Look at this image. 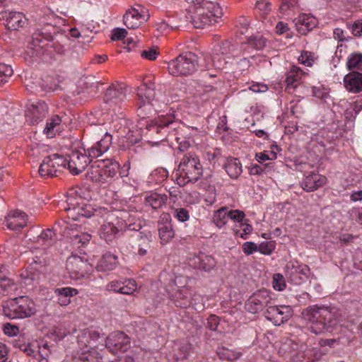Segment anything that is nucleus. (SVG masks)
Listing matches in <instances>:
<instances>
[{"label":"nucleus","instance_id":"obj_57","mask_svg":"<svg viewBox=\"0 0 362 362\" xmlns=\"http://www.w3.org/2000/svg\"><path fill=\"white\" fill-rule=\"evenodd\" d=\"M255 8L261 15H267L272 11V4L267 0H257Z\"/></svg>","mask_w":362,"mask_h":362},{"label":"nucleus","instance_id":"obj_48","mask_svg":"<svg viewBox=\"0 0 362 362\" xmlns=\"http://www.w3.org/2000/svg\"><path fill=\"white\" fill-rule=\"evenodd\" d=\"M59 86L58 82L52 76H47L42 79L40 83V87L36 89L37 93H48L57 89Z\"/></svg>","mask_w":362,"mask_h":362},{"label":"nucleus","instance_id":"obj_6","mask_svg":"<svg viewBox=\"0 0 362 362\" xmlns=\"http://www.w3.org/2000/svg\"><path fill=\"white\" fill-rule=\"evenodd\" d=\"M66 167V158L52 154L44 158L39 168V173L44 177H57Z\"/></svg>","mask_w":362,"mask_h":362},{"label":"nucleus","instance_id":"obj_47","mask_svg":"<svg viewBox=\"0 0 362 362\" xmlns=\"http://www.w3.org/2000/svg\"><path fill=\"white\" fill-rule=\"evenodd\" d=\"M228 221V207L223 206L215 211L213 215V222L219 228H221Z\"/></svg>","mask_w":362,"mask_h":362},{"label":"nucleus","instance_id":"obj_58","mask_svg":"<svg viewBox=\"0 0 362 362\" xmlns=\"http://www.w3.org/2000/svg\"><path fill=\"white\" fill-rule=\"evenodd\" d=\"M275 247L274 241L262 242L258 245V251L263 255H269L275 250Z\"/></svg>","mask_w":362,"mask_h":362},{"label":"nucleus","instance_id":"obj_35","mask_svg":"<svg viewBox=\"0 0 362 362\" xmlns=\"http://www.w3.org/2000/svg\"><path fill=\"white\" fill-rule=\"evenodd\" d=\"M326 182V178L318 174H312L304 178L301 183V187L307 192H313L322 187Z\"/></svg>","mask_w":362,"mask_h":362},{"label":"nucleus","instance_id":"obj_54","mask_svg":"<svg viewBox=\"0 0 362 362\" xmlns=\"http://www.w3.org/2000/svg\"><path fill=\"white\" fill-rule=\"evenodd\" d=\"M13 73V71L11 66L0 63V86L8 82Z\"/></svg>","mask_w":362,"mask_h":362},{"label":"nucleus","instance_id":"obj_23","mask_svg":"<svg viewBox=\"0 0 362 362\" xmlns=\"http://www.w3.org/2000/svg\"><path fill=\"white\" fill-rule=\"evenodd\" d=\"M192 295V293L189 288L183 287L170 293V298L176 307L187 308L192 305L193 298Z\"/></svg>","mask_w":362,"mask_h":362},{"label":"nucleus","instance_id":"obj_46","mask_svg":"<svg viewBox=\"0 0 362 362\" xmlns=\"http://www.w3.org/2000/svg\"><path fill=\"white\" fill-rule=\"evenodd\" d=\"M139 240L141 243L139 244L138 255L143 257L147 255L148 250L151 247L150 243L152 241L151 232H140Z\"/></svg>","mask_w":362,"mask_h":362},{"label":"nucleus","instance_id":"obj_52","mask_svg":"<svg viewBox=\"0 0 362 362\" xmlns=\"http://www.w3.org/2000/svg\"><path fill=\"white\" fill-rule=\"evenodd\" d=\"M91 238V235L88 233H80L73 235L71 237V243L74 246L80 248L81 246L88 243Z\"/></svg>","mask_w":362,"mask_h":362},{"label":"nucleus","instance_id":"obj_64","mask_svg":"<svg viewBox=\"0 0 362 362\" xmlns=\"http://www.w3.org/2000/svg\"><path fill=\"white\" fill-rule=\"evenodd\" d=\"M158 54L159 52L157 51L156 48L149 47L147 49H144L141 51V56L146 59L153 61L156 59Z\"/></svg>","mask_w":362,"mask_h":362},{"label":"nucleus","instance_id":"obj_45","mask_svg":"<svg viewBox=\"0 0 362 362\" xmlns=\"http://www.w3.org/2000/svg\"><path fill=\"white\" fill-rule=\"evenodd\" d=\"M100 337V332L94 329L84 330L78 337V343L82 347L90 346L91 341H96Z\"/></svg>","mask_w":362,"mask_h":362},{"label":"nucleus","instance_id":"obj_13","mask_svg":"<svg viewBox=\"0 0 362 362\" xmlns=\"http://www.w3.org/2000/svg\"><path fill=\"white\" fill-rule=\"evenodd\" d=\"M130 338L123 332L117 331L110 334L105 340V347L112 354L126 351L130 348Z\"/></svg>","mask_w":362,"mask_h":362},{"label":"nucleus","instance_id":"obj_28","mask_svg":"<svg viewBox=\"0 0 362 362\" xmlns=\"http://www.w3.org/2000/svg\"><path fill=\"white\" fill-rule=\"evenodd\" d=\"M1 15L3 19H6V26L9 30H16L23 27L27 21L24 14L21 12L10 11L1 13Z\"/></svg>","mask_w":362,"mask_h":362},{"label":"nucleus","instance_id":"obj_56","mask_svg":"<svg viewBox=\"0 0 362 362\" xmlns=\"http://www.w3.org/2000/svg\"><path fill=\"white\" fill-rule=\"evenodd\" d=\"M316 59L317 57L314 52L303 51L298 58V60L301 64L308 66H311Z\"/></svg>","mask_w":362,"mask_h":362},{"label":"nucleus","instance_id":"obj_59","mask_svg":"<svg viewBox=\"0 0 362 362\" xmlns=\"http://www.w3.org/2000/svg\"><path fill=\"white\" fill-rule=\"evenodd\" d=\"M228 220L230 219L233 221L234 222H238L243 224V221L245 220V214L243 211L240 210H233V209H228Z\"/></svg>","mask_w":362,"mask_h":362},{"label":"nucleus","instance_id":"obj_37","mask_svg":"<svg viewBox=\"0 0 362 362\" xmlns=\"http://www.w3.org/2000/svg\"><path fill=\"white\" fill-rule=\"evenodd\" d=\"M121 230L117 225L107 222L101 226L100 229V237L106 243H111L116 237V235Z\"/></svg>","mask_w":362,"mask_h":362},{"label":"nucleus","instance_id":"obj_36","mask_svg":"<svg viewBox=\"0 0 362 362\" xmlns=\"http://www.w3.org/2000/svg\"><path fill=\"white\" fill-rule=\"evenodd\" d=\"M267 40L262 35H252L246 38V41L242 43L244 53H249L250 49L255 50H262L266 46Z\"/></svg>","mask_w":362,"mask_h":362},{"label":"nucleus","instance_id":"obj_4","mask_svg":"<svg viewBox=\"0 0 362 362\" xmlns=\"http://www.w3.org/2000/svg\"><path fill=\"white\" fill-rule=\"evenodd\" d=\"M36 312L35 302L25 296L11 298L3 305L4 315L11 320L30 317Z\"/></svg>","mask_w":362,"mask_h":362},{"label":"nucleus","instance_id":"obj_62","mask_svg":"<svg viewBox=\"0 0 362 362\" xmlns=\"http://www.w3.org/2000/svg\"><path fill=\"white\" fill-rule=\"evenodd\" d=\"M273 287L276 291H283L286 288V281L282 274H275L274 275Z\"/></svg>","mask_w":362,"mask_h":362},{"label":"nucleus","instance_id":"obj_3","mask_svg":"<svg viewBox=\"0 0 362 362\" xmlns=\"http://www.w3.org/2000/svg\"><path fill=\"white\" fill-rule=\"evenodd\" d=\"M177 172V181L180 186L198 181L203 173L199 157L192 151L185 153L180 160Z\"/></svg>","mask_w":362,"mask_h":362},{"label":"nucleus","instance_id":"obj_60","mask_svg":"<svg viewBox=\"0 0 362 362\" xmlns=\"http://www.w3.org/2000/svg\"><path fill=\"white\" fill-rule=\"evenodd\" d=\"M235 26L241 34L247 32L250 26V20L248 18L240 16L235 21Z\"/></svg>","mask_w":362,"mask_h":362},{"label":"nucleus","instance_id":"obj_1","mask_svg":"<svg viewBox=\"0 0 362 362\" xmlns=\"http://www.w3.org/2000/svg\"><path fill=\"white\" fill-rule=\"evenodd\" d=\"M301 315L310 324L311 332L316 334L336 327L339 322L338 308L336 307L310 305L303 310Z\"/></svg>","mask_w":362,"mask_h":362},{"label":"nucleus","instance_id":"obj_31","mask_svg":"<svg viewBox=\"0 0 362 362\" xmlns=\"http://www.w3.org/2000/svg\"><path fill=\"white\" fill-rule=\"evenodd\" d=\"M14 346L18 347L27 356L35 358L39 355L42 358L40 362H47L46 357L47 356V353H45V354L42 353L41 345L37 341H34L28 344H20L16 342Z\"/></svg>","mask_w":362,"mask_h":362},{"label":"nucleus","instance_id":"obj_32","mask_svg":"<svg viewBox=\"0 0 362 362\" xmlns=\"http://www.w3.org/2000/svg\"><path fill=\"white\" fill-rule=\"evenodd\" d=\"M105 353L104 350L98 351L90 348L81 351L76 358V362H105L106 360Z\"/></svg>","mask_w":362,"mask_h":362},{"label":"nucleus","instance_id":"obj_18","mask_svg":"<svg viewBox=\"0 0 362 362\" xmlns=\"http://www.w3.org/2000/svg\"><path fill=\"white\" fill-rule=\"evenodd\" d=\"M189 264L194 269L209 272L215 268L216 261L213 256L200 252L189 257Z\"/></svg>","mask_w":362,"mask_h":362},{"label":"nucleus","instance_id":"obj_24","mask_svg":"<svg viewBox=\"0 0 362 362\" xmlns=\"http://www.w3.org/2000/svg\"><path fill=\"white\" fill-rule=\"evenodd\" d=\"M28 215L21 211H11L5 220V225L8 228L15 231H20L25 226Z\"/></svg>","mask_w":362,"mask_h":362},{"label":"nucleus","instance_id":"obj_33","mask_svg":"<svg viewBox=\"0 0 362 362\" xmlns=\"http://www.w3.org/2000/svg\"><path fill=\"white\" fill-rule=\"evenodd\" d=\"M118 257L111 252H106L99 259L96 265L98 272H110L115 269L118 265Z\"/></svg>","mask_w":362,"mask_h":362},{"label":"nucleus","instance_id":"obj_61","mask_svg":"<svg viewBox=\"0 0 362 362\" xmlns=\"http://www.w3.org/2000/svg\"><path fill=\"white\" fill-rule=\"evenodd\" d=\"M257 160L263 163L266 160H273L276 158V153L274 151H264L256 154Z\"/></svg>","mask_w":362,"mask_h":362},{"label":"nucleus","instance_id":"obj_53","mask_svg":"<svg viewBox=\"0 0 362 362\" xmlns=\"http://www.w3.org/2000/svg\"><path fill=\"white\" fill-rule=\"evenodd\" d=\"M136 281L133 279H126L122 281L119 293L124 295H132L136 290Z\"/></svg>","mask_w":362,"mask_h":362},{"label":"nucleus","instance_id":"obj_30","mask_svg":"<svg viewBox=\"0 0 362 362\" xmlns=\"http://www.w3.org/2000/svg\"><path fill=\"white\" fill-rule=\"evenodd\" d=\"M6 269L4 265L0 266V298L6 296H10L15 293L18 289L17 285L14 281L7 278Z\"/></svg>","mask_w":362,"mask_h":362},{"label":"nucleus","instance_id":"obj_26","mask_svg":"<svg viewBox=\"0 0 362 362\" xmlns=\"http://www.w3.org/2000/svg\"><path fill=\"white\" fill-rule=\"evenodd\" d=\"M102 209H94L90 204L81 203L78 207L69 211V218L78 221L81 217L90 218L91 216H98L101 213Z\"/></svg>","mask_w":362,"mask_h":362},{"label":"nucleus","instance_id":"obj_21","mask_svg":"<svg viewBox=\"0 0 362 362\" xmlns=\"http://www.w3.org/2000/svg\"><path fill=\"white\" fill-rule=\"evenodd\" d=\"M47 264L46 258L35 256L21 276L32 281H37L40 274L45 272Z\"/></svg>","mask_w":362,"mask_h":362},{"label":"nucleus","instance_id":"obj_55","mask_svg":"<svg viewBox=\"0 0 362 362\" xmlns=\"http://www.w3.org/2000/svg\"><path fill=\"white\" fill-rule=\"evenodd\" d=\"M172 213L173 217L180 222H185L189 219V211L185 208H174Z\"/></svg>","mask_w":362,"mask_h":362},{"label":"nucleus","instance_id":"obj_9","mask_svg":"<svg viewBox=\"0 0 362 362\" xmlns=\"http://www.w3.org/2000/svg\"><path fill=\"white\" fill-rule=\"evenodd\" d=\"M66 166L73 175H78L86 170L92 159L84 149L72 150L66 155Z\"/></svg>","mask_w":362,"mask_h":362},{"label":"nucleus","instance_id":"obj_10","mask_svg":"<svg viewBox=\"0 0 362 362\" xmlns=\"http://www.w3.org/2000/svg\"><path fill=\"white\" fill-rule=\"evenodd\" d=\"M284 272L286 277L291 283L300 285L308 279L310 268L297 260H291L287 262Z\"/></svg>","mask_w":362,"mask_h":362},{"label":"nucleus","instance_id":"obj_20","mask_svg":"<svg viewBox=\"0 0 362 362\" xmlns=\"http://www.w3.org/2000/svg\"><path fill=\"white\" fill-rule=\"evenodd\" d=\"M33 243V250H42V254H46L47 250L56 243V234L52 229L43 230L37 237L35 238Z\"/></svg>","mask_w":362,"mask_h":362},{"label":"nucleus","instance_id":"obj_2","mask_svg":"<svg viewBox=\"0 0 362 362\" xmlns=\"http://www.w3.org/2000/svg\"><path fill=\"white\" fill-rule=\"evenodd\" d=\"M186 21L195 28H204L218 21L223 16V9L218 0H205L200 4H192L187 9Z\"/></svg>","mask_w":362,"mask_h":362},{"label":"nucleus","instance_id":"obj_19","mask_svg":"<svg viewBox=\"0 0 362 362\" xmlns=\"http://www.w3.org/2000/svg\"><path fill=\"white\" fill-rule=\"evenodd\" d=\"M116 218L117 219L116 225L121 230H135L139 231L141 227V221L135 215L131 214L127 211H118Z\"/></svg>","mask_w":362,"mask_h":362},{"label":"nucleus","instance_id":"obj_38","mask_svg":"<svg viewBox=\"0 0 362 362\" xmlns=\"http://www.w3.org/2000/svg\"><path fill=\"white\" fill-rule=\"evenodd\" d=\"M223 167L227 174L232 179H237L243 172L242 164L239 159L236 158H227Z\"/></svg>","mask_w":362,"mask_h":362},{"label":"nucleus","instance_id":"obj_22","mask_svg":"<svg viewBox=\"0 0 362 362\" xmlns=\"http://www.w3.org/2000/svg\"><path fill=\"white\" fill-rule=\"evenodd\" d=\"M298 345L292 341L284 343L279 349V353L285 357L290 358L293 362H309L303 351H296Z\"/></svg>","mask_w":362,"mask_h":362},{"label":"nucleus","instance_id":"obj_50","mask_svg":"<svg viewBox=\"0 0 362 362\" xmlns=\"http://www.w3.org/2000/svg\"><path fill=\"white\" fill-rule=\"evenodd\" d=\"M158 233L160 243L163 245L169 243L175 235L174 230L170 223L160 226Z\"/></svg>","mask_w":362,"mask_h":362},{"label":"nucleus","instance_id":"obj_15","mask_svg":"<svg viewBox=\"0 0 362 362\" xmlns=\"http://www.w3.org/2000/svg\"><path fill=\"white\" fill-rule=\"evenodd\" d=\"M272 298L269 291L259 290L251 296L246 301L245 309L251 313H257L270 303Z\"/></svg>","mask_w":362,"mask_h":362},{"label":"nucleus","instance_id":"obj_8","mask_svg":"<svg viewBox=\"0 0 362 362\" xmlns=\"http://www.w3.org/2000/svg\"><path fill=\"white\" fill-rule=\"evenodd\" d=\"M104 103L108 109L119 112L126 100V90L121 84H112L104 95Z\"/></svg>","mask_w":362,"mask_h":362},{"label":"nucleus","instance_id":"obj_7","mask_svg":"<svg viewBox=\"0 0 362 362\" xmlns=\"http://www.w3.org/2000/svg\"><path fill=\"white\" fill-rule=\"evenodd\" d=\"M175 119V117L173 114L160 115L158 119H155V121L152 122L146 127L150 136L154 137L158 141L165 140L168 129L176 123Z\"/></svg>","mask_w":362,"mask_h":362},{"label":"nucleus","instance_id":"obj_14","mask_svg":"<svg viewBox=\"0 0 362 362\" xmlns=\"http://www.w3.org/2000/svg\"><path fill=\"white\" fill-rule=\"evenodd\" d=\"M48 113V106L45 102L37 100L27 105L26 120L30 124H36L42 121Z\"/></svg>","mask_w":362,"mask_h":362},{"label":"nucleus","instance_id":"obj_27","mask_svg":"<svg viewBox=\"0 0 362 362\" xmlns=\"http://www.w3.org/2000/svg\"><path fill=\"white\" fill-rule=\"evenodd\" d=\"M112 136L105 133L103 138L88 149L91 158H97L106 153L112 145Z\"/></svg>","mask_w":362,"mask_h":362},{"label":"nucleus","instance_id":"obj_40","mask_svg":"<svg viewBox=\"0 0 362 362\" xmlns=\"http://www.w3.org/2000/svg\"><path fill=\"white\" fill-rule=\"evenodd\" d=\"M62 129V119L58 115H54L46 123V127L44 129V133L48 138H53L57 133H59Z\"/></svg>","mask_w":362,"mask_h":362},{"label":"nucleus","instance_id":"obj_11","mask_svg":"<svg viewBox=\"0 0 362 362\" xmlns=\"http://www.w3.org/2000/svg\"><path fill=\"white\" fill-rule=\"evenodd\" d=\"M149 17L150 15L146 8L140 4H136L126 11L123 17V22L127 28L135 29L146 22Z\"/></svg>","mask_w":362,"mask_h":362},{"label":"nucleus","instance_id":"obj_49","mask_svg":"<svg viewBox=\"0 0 362 362\" xmlns=\"http://www.w3.org/2000/svg\"><path fill=\"white\" fill-rule=\"evenodd\" d=\"M346 68L349 70H362V53L354 52L351 54L346 61Z\"/></svg>","mask_w":362,"mask_h":362},{"label":"nucleus","instance_id":"obj_63","mask_svg":"<svg viewBox=\"0 0 362 362\" xmlns=\"http://www.w3.org/2000/svg\"><path fill=\"white\" fill-rule=\"evenodd\" d=\"M298 0H281L279 7L280 12L283 14L287 13L296 6Z\"/></svg>","mask_w":362,"mask_h":362},{"label":"nucleus","instance_id":"obj_39","mask_svg":"<svg viewBox=\"0 0 362 362\" xmlns=\"http://www.w3.org/2000/svg\"><path fill=\"white\" fill-rule=\"evenodd\" d=\"M137 96L139 101L136 105L139 110H141L143 106L150 105L154 98V92L153 89L147 87L146 85H143L139 88Z\"/></svg>","mask_w":362,"mask_h":362},{"label":"nucleus","instance_id":"obj_51","mask_svg":"<svg viewBox=\"0 0 362 362\" xmlns=\"http://www.w3.org/2000/svg\"><path fill=\"white\" fill-rule=\"evenodd\" d=\"M104 162L105 171L110 178H112L117 174L119 169V164L115 160L113 159H101Z\"/></svg>","mask_w":362,"mask_h":362},{"label":"nucleus","instance_id":"obj_41","mask_svg":"<svg viewBox=\"0 0 362 362\" xmlns=\"http://www.w3.org/2000/svg\"><path fill=\"white\" fill-rule=\"evenodd\" d=\"M54 293L58 296L59 304L66 306L71 303V298L78 294V291L74 288L64 287L56 288Z\"/></svg>","mask_w":362,"mask_h":362},{"label":"nucleus","instance_id":"obj_16","mask_svg":"<svg viewBox=\"0 0 362 362\" xmlns=\"http://www.w3.org/2000/svg\"><path fill=\"white\" fill-rule=\"evenodd\" d=\"M265 317L276 325H280L288 321L292 315L290 306H269L264 313Z\"/></svg>","mask_w":362,"mask_h":362},{"label":"nucleus","instance_id":"obj_17","mask_svg":"<svg viewBox=\"0 0 362 362\" xmlns=\"http://www.w3.org/2000/svg\"><path fill=\"white\" fill-rule=\"evenodd\" d=\"M53 37L49 33H45L40 30H37L33 36V40L31 42V46L33 49H37L38 52L37 48L43 49L45 47H52L54 51L60 54H62L64 53V47L62 45L59 44V42H52V44L49 43H44L45 41L47 42H52Z\"/></svg>","mask_w":362,"mask_h":362},{"label":"nucleus","instance_id":"obj_25","mask_svg":"<svg viewBox=\"0 0 362 362\" xmlns=\"http://www.w3.org/2000/svg\"><path fill=\"white\" fill-rule=\"evenodd\" d=\"M293 23L297 31L305 35L317 26V20L313 16L302 13L293 20Z\"/></svg>","mask_w":362,"mask_h":362},{"label":"nucleus","instance_id":"obj_43","mask_svg":"<svg viewBox=\"0 0 362 362\" xmlns=\"http://www.w3.org/2000/svg\"><path fill=\"white\" fill-rule=\"evenodd\" d=\"M191 345L187 342L181 343L177 346V349H175L173 353L168 356L169 361L172 362H177L181 360L186 359L189 354Z\"/></svg>","mask_w":362,"mask_h":362},{"label":"nucleus","instance_id":"obj_44","mask_svg":"<svg viewBox=\"0 0 362 362\" xmlns=\"http://www.w3.org/2000/svg\"><path fill=\"white\" fill-rule=\"evenodd\" d=\"M83 200L81 196L78 195V192L76 189H69L66 193V206L64 207V210L67 212V217H69V211L78 207Z\"/></svg>","mask_w":362,"mask_h":362},{"label":"nucleus","instance_id":"obj_29","mask_svg":"<svg viewBox=\"0 0 362 362\" xmlns=\"http://www.w3.org/2000/svg\"><path fill=\"white\" fill-rule=\"evenodd\" d=\"M344 85L346 90L353 93L362 91V74L352 71L344 77Z\"/></svg>","mask_w":362,"mask_h":362},{"label":"nucleus","instance_id":"obj_5","mask_svg":"<svg viewBox=\"0 0 362 362\" xmlns=\"http://www.w3.org/2000/svg\"><path fill=\"white\" fill-rule=\"evenodd\" d=\"M169 73L175 76L192 74L197 66V56L187 52L180 54L168 63Z\"/></svg>","mask_w":362,"mask_h":362},{"label":"nucleus","instance_id":"obj_42","mask_svg":"<svg viewBox=\"0 0 362 362\" xmlns=\"http://www.w3.org/2000/svg\"><path fill=\"white\" fill-rule=\"evenodd\" d=\"M167 201V194L153 192L145 197V205L158 209L165 205Z\"/></svg>","mask_w":362,"mask_h":362},{"label":"nucleus","instance_id":"obj_12","mask_svg":"<svg viewBox=\"0 0 362 362\" xmlns=\"http://www.w3.org/2000/svg\"><path fill=\"white\" fill-rule=\"evenodd\" d=\"M66 269L71 279H79L88 273L90 265L86 259L72 255L66 259Z\"/></svg>","mask_w":362,"mask_h":362},{"label":"nucleus","instance_id":"obj_34","mask_svg":"<svg viewBox=\"0 0 362 362\" xmlns=\"http://www.w3.org/2000/svg\"><path fill=\"white\" fill-rule=\"evenodd\" d=\"M104 166V162L100 160H96L90 167V176L93 182L98 183H105L107 182V179L110 178L106 174Z\"/></svg>","mask_w":362,"mask_h":362}]
</instances>
